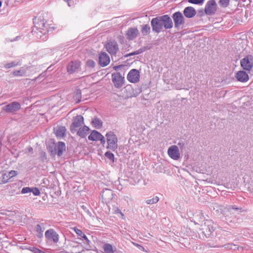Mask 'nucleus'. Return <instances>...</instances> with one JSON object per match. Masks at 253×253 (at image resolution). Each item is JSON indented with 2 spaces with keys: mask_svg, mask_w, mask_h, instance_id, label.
<instances>
[{
  "mask_svg": "<svg viewBox=\"0 0 253 253\" xmlns=\"http://www.w3.org/2000/svg\"><path fill=\"white\" fill-rule=\"evenodd\" d=\"M26 73V70L23 67L21 68L18 70L14 71L12 74L15 76H23Z\"/></svg>",
  "mask_w": 253,
  "mask_h": 253,
  "instance_id": "473e14b6",
  "label": "nucleus"
},
{
  "mask_svg": "<svg viewBox=\"0 0 253 253\" xmlns=\"http://www.w3.org/2000/svg\"><path fill=\"white\" fill-rule=\"evenodd\" d=\"M28 151L30 152H32L33 151V148L31 147H30L29 148H28Z\"/></svg>",
  "mask_w": 253,
  "mask_h": 253,
  "instance_id": "603ef678",
  "label": "nucleus"
},
{
  "mask_svg": "<svg viewBox=\"0 0 253 253\" xmlns=\"http://www.w3.org/2000/svg\"><path fill=\"white\" fill-rule=\"evenodd\" d=\"M81 237L84 238L87 242H89V240L88 239L87 237L84 234Z\"/></svg>",
  "mask_w": 253,
  "mask_h": 253,
  "instance_id": "09e8293b",
  "label": "nucleus"
},
{
  "mask_svg": "<svg viewBox=\"0 0 253 253\" xmlns=\"http://www.w3.org/2000/svg\"><path fill=\"white\" fill-rule=\"evenodd\" d=\"M86 65L89 68H94L95 66V63L92 60H88L86 62Z\"/></svg>",
  "mask_w": 253,
  "mask_h": 253,
  "instance_id": "58836bf2",
  "label": "nucleus"
},
{
  "mask_svg": "<svg viewBox=\"0 0 253 253\" xmlns=\"http://www.w3.org/2000/svg\"><path fill=\"white\" fill-rule=\"evenodd\" d=\"M18 174L17 171L15 170H11L9 172L7 173V175L9 179L10 178H12V177Z\"/></svg>",
  "mask_w": 253,
  "mask_h": 253,
  "instance_id": "ea45409f",
  "label": "nucleus"
},
{
  "mask_svg": "<svg viewBox=\"0 0 253 253\" xmlns=\"http://www.w3.org/2000/svg\"><path fill=\"white\" fill-rule=\"evenodd\" d=\"M219 246H213V247H219Z\"/></svg>",
  "mask_w": 253,
  "mask_h": 253,
  "instance_id": "4d7b16f0",
  "label": "nucleus"
},
{
  "mask_svg": "<svg viewBox=\"0 0 253 253\" xmlns=\"http://www.w3.org/2000/svg\"><path fill=\"white\" fill-rule=\"evenodd\" d=\"M72 229L74 230V231L79 236L81 237L84 234L80 229H78L76 227L73 228Z\"/></svg>",
  "mask_w": 253,
  "mask_h": 253,
  "instance_id": "37998d69",
  "label": "nucleus"
},
{
  "mask_svg": "<svg viewBox=\"0 0 253 253\" xmlns=\"http://www.w3.org/2000/svg\"><path fill=\"white\" fill-rule=\"evenodd\" d=\"M138 34V30L136 28H129L126 33V38L128 40H132L135 39Z\"/></svg>",
  "mask_w": 253,
  "mask_h": 253,
  "instance_id": "b1692460",
  "label": "nucleus"
},
{
  "mask_svg": "<svg viewBox=\"0 0 253 253\" xmlns=\"http://www.w3.org/2000/svg\"><path fill=\"white\" fill-rule=\"evenodd\" d=\"M177 146H178V147H179L180 148L181 151H182L183 149H184L185 148V144L182 141H179L178 143Z\"/></svg>",
  "mask_w": 253,
  "mask_h": 253,
  "instance_id": "c03bdc74",
  "label": "nucleus"
},
{
  "mask_svg": "<svg viewBox=\"0 0 253 253\" xmlns=\"http://www.w3.org/2000/svg\"><path fill=\"white\" fill-rule=\"evenodd\" d=\"M183 12L184 15L188 18H192L194 17L197 13L195 9L192 6H187L185 7Z\"/></svg>",
  "mask_w": 253,
  "mask_h": 253,
  "instance_id": "aec40b11",
  "label": "nucleus"
},
{
  "mask_svg": "<svg viewBox=\"0 0 253 253\" xmlns=\"http://www.w3.org/2000/svg\"><path fill=\"white\" fill-rule=\"evenodd\" d=\"M8 180L7 172L5 171H0V184L7 182Z\"/></svg>",
  "mask_w": 253,
  "mask_h": 253,
  "instance_id": "cd10ccee",
  "label": "nucleus"
},
{
  "mask_svg": "<svg viewBox=\"0 0 253 253\" xmlns=\"http://www.w3.org/2000/svg\"><path fill=\"white\" fill-rule=\"evenodd\" d=\"M169 156L174 160H178L180 158V154L178 147L176 145H171L168 150Z\"/></svg>",
  "mask_w": 253,
  "mask_h": 253,
  "instance_id": "9d476101",
  "label": "nucleus"
},
{
  "mask_svg": "<svg viewBox=\"0 0 253 253\" xmlns=\"http://www.w3.org/2000/svg\"><path fill=\"white\" fill-rule=\"evenodd\" d=\"M65 1L67 2V3H68V5L70 6L71 5H70V1H71V0H64Z\"/></svg>",
  "mask_w": 253,
  "mask_h": 253,
  "instance_id": "3c124183",
  "label": "nucleus"
},
{
  "mask_svg": "<svg viewBox=\"0 0 253 253\" xmlns=\"http://www.w3.org/2000/svg\"><path fill=\"white\" fill-rule=\"evenodd\" d=\"M202 233L207 238L214 231V228L210 221L205 223L204 226L202 228Z\"/></svg>",
  "mask_w": 253,
  "mask_h": 253,
  "instance_id": "a211bd4d",
  "label": "nucleus"
},
{
  "mask_svg": "<svg viewBox=\"0 0 253 253\" xmlns=\"http://www.w3.org/2000/svg\"><path fill=\"white\" fill-rule=\"evenodd\" d=\"M140 73L136 69L131 70L127 75V79L130 83H136L139 80Z\"/></svg>",
  "mask_w": 253,
  "mask_h": 253,
  "instance_id": "ddd939ff",
  "label": "nucleus"
},
{
  "mask_svg": "<svg viewBox=\"0 0 253 253\" xmlns=\"http://www.w3.org/2000/svg\"><path fill=\"white\" fill-rule=\"evenodd\" d=\"M105 136L108 144L107 148L115 151L118 148V139L116 135L113 132L110 131L106 134Z\"/></svg>",
  "mask_w": 253,
  "mask_h": 253,
  "instance_id": "f257e3e1",
  "label": "nucleus"
},
{
  "mask_svg": "<svg viewBox=\"0 0 253 253\" xmlns=\"http://www.w3.org/2000/svg\"><path fill=\"white\" fill-rule=\"evenodd\" d=\"M159 200L158 196H155L151 199H148L146 201V203L148 205H151L157 203Z\"/></svg>",
  "mask_w": 253,
  "mask_h": 253,
  "instance_id": "f704fd0d",
  "label": "nucleus"
},
{
  "mask_svg": "<svg viewBox=\"0 0 253 253\" xmlns=\"http://www.w3.org/2000/svg\"><path fill=\"white\" fill-rule=\"evenodd\" d=\"M110 62L109 56L105 52H101L98 56V63L102 67H105Z\"/></svg>",
  "mask_w": 253,
  "mask_h": 253,
  "instance_id": "4468645a",
  "label": "nucleus"
},
{
  "mask_svg": "<svg viewBox=\"0 0 253 253\" xmlns=\"http://www.w3.org/2000/svg\"><path fill=\"white\" fill-rule=\"evenodd\" d=\"M152 30L156 33H159L163 31L164 26L160 16L153 18L151 22Z\"/></svg>",
  "mask_w": 253,
  "mask_h": 253,
  "instance_id": "423d86ee",
  "label": "nucleus"
},
{
  "mask_svg": "<svg viewBox=\"0 0 253 253\" xmlns=\"http://www.w3.org/2000/svg\"><path fill=\"white\" fill-rule=\"evenodd\" d=\"M103 249L105 253H114L113 248L110 244H105L103 246Z\"/></svg>",
  "mask_w": 253,
  "mask_h": 253,
  "instance_id": "7c9ffc66",
  "label": "nucleus"
},
{
  "mask_svg": "<svg viewBox=\"0 0 253 253\" xmlns=\"http://www.w3.org/2000/svg\"><path fill=\"white\" fill-rule=\"evenodd\" d=\"M172 18L173 20L174 27L176 28H178L185 23L184 16L180 11L174 12L172 15Z\"/></svg>",
  "mask_w": 253,
  "mask_h": 253,
  "instance_id": "0eeeda50",
  "label": "nucleus"
},
{
  "mask_svg": "<svg viewBox=\"0 0 253 253\" xmlns=\"http://www.w3.org/2000/svg\"><path fill=\"white\" fill-rule=\"evenodd\" d=\"M217 10V5L215 0H209L205 7V12L207 15L214 14Z\"/></svg>",
  "mask_w": 253,
  "mask_h": 253,
  "instance_id": "6e6552de",
  "label": "nucleus"
},
{
  "mask_svg": "<svg viewBox=\"0 0 253 253\" xmlns=\"http://www.w3.org/2000/svg\"><path fill=\"white\" fill-rule=\"evenodd\" d=\"M1 6V1H0V7Z\"/></svg>",
  "mask_w": 253,
  "mask_h": 253,
  "instance_id": "6e6d98bb",
  "label": "nucleus"
},
{
  "mask_svg": "<svg viewBox=\"0 0 253 253\" xmlns=\"http://www.w3.org/2000/svg\"><path fill=\"white\" fill-rule=\"evenodd\" d=\"M122 67H123V65L116 66H114L113 67V68L115 70L117 71Z\"/></svg>",
  "mask_w": 253,
  "mask_h": 253,
  "instance_id": "8fccbe9b",
  "label": "nucleus"
},
{
  "mask_svg": "<svg viewBox=\"0 0 253 253\" xmlns=\"http://www.w3.org/2000/svg\"><path fill=\"white\" fill-rule=\"evenodd\" d=\"M30 192H31V188L28 187L23 188L21 190V193L22 194H26Z\"/></svg>",
  "mask_w": 253,
  "mask_h": 253,
  "instance_id": "a18cd8bd",
  "label": "nucleus"
},
{
  "mask_svg": "<svg viewBox=\"0 0 253 253\" xmlns=\"http://www.w3.org/2000/svg\"><path fill=\"white\" fill-rule=\"evenodd\" d=\"M240 64L243 69L250 71L253 67V56L248 55L241 60Z\"/></svg>",
  "mask_w": 253,
  "mask_h": 253,
  "instance_id": "20e7f679",
  "label": "nucleus"
},
{
  "mask_svg": "<svg viewBox=\"0 0 253 253\" xmlns=\"http://www.w3.org/2000/svg\"><path fill=\"white\" fill-rule=\"evenodd\" d=\"M141 31L143 35H147L150 32V27L147 24L143 25Z\"/></svg>",
  "mask_w": 253,
  "mask_h": 253,
  "instance_id": "72a5a7b5",
  "label": "nucleus"
},
{
  "mask_svg": "<svg viewBox=\"0 0 253 253\" xmlns=\"http://www.w3.org/2000/svg\"><path fill=\"white\" fill-rule=\"evenodd\" d=\"M105 156L112 162H114V155L112 152L107 151L105 153Z\"/></svg>",
  "mask_w": 253,
  "mask_h": 253,
  "instance_id": "c9c22d12",
  "label": "nucleus"
},
{
  "mask_svg": "<svg viewBox=\"0 0 253 253\" xmlns=\"http://www.w3.org/2000/svg\"><path fill=\"white\" fill-rule=\"evenodd\" d=\"M81 63L79 61H72L67 66V71L70 74L78 72L80 70Z\"/></svg>",
  "mask_w": 253,
  "mask_h": 253,
  "instance_id": "dca6fc26",
  "label": "nucleus"
},
{
  "mask_svg": "<svg viewBox=\"0 0 253 253\" xmlns=\"http://www.w3.org/2000/svg\"><path fill=\"white\" fill-rule=\"evenodd\" d=\"M65 150L66 146L63 142L59 141L55 145L54 151L58 156H61Z\"/></svg>",
  "mask_w": 253,
  "mask_h": 253,
  "instance_id": "6ab92c4d",
  "label": "nucleus"
},
{
  "mask_svg": "<svg viewBox=\"0 0 253 253\" xmlns=\"http://www.w3.org/2000/svg\"><path fill=\"white\" fill-rule=\"evenodd\" d=\"M73 98L77 103H78L81 101L82 98V95L81 90L80 89H77L75 90L73 96Z\"/></svg>",
  "mask_w": 253,
  "mask_h": 253,
  "instance_id": "c85d7f7f",
  "label": "nucleus"
},
{
  "mask_svg": "<svg viewBox=\"0 0 253 253\" xmlns=\"http://www.w3.org/2000/svg\"><path fill=\"white\" fill-rule=\"evenodd\" d=\"M32 251L34 253H41V250H39V249L36 248H33V249L32 250Z\"/></svg>",
  "mask_w": 253,
  "mask_h": 253,
  "instance_id": "de8ad7c7",
  "label": "nucleus"
},
{
  "mask_svg": "<svg viewBox=\"0 0 253 253\" xmlns=\"http://www.w3.org/2000/svg\"><path fill=\"white\" fill-rule=\"evenodd\" d=\"M111 77L112 81L116 88H120L124 85L125 81V78L120 73H113Z\"/></svg>",
  "mask_w": 253,
  "mask_h": 253,
  "instance_id": "f03ea898",
  "label": "nucleus"
},
{
  "mask_svg": "<svg viewBox=\"0 0 253 253\" xmlns=\"http://www.w3.org/2000/svg\"><path fill=\"white\" fill-rule=\"evenodd\" d=\"M133 244L140 250H141L142 251H144V252L146 251L144 248L143 246H142L141 245H139L138 244L135 243H133Z\"/></svg>",
  "mask_w": 253,
  "mask_h": 253,
  "instance_id": "49530a36",
  "label": "nucleus"
},
{
  "mask_svg": "<svg viewBox=\"0 0 253 253\" xmlns=\"http://www.w3.org/2000/svg\"><path fill=\"white\" fill-rule=\"evenodd\" d=\"M205 0H188V2L196 4H202Z\"/></svg>",
  "mask_w": 253,
  "mask_h": 253,
  "instance_id": "a19ab883",
  "label": "nucleus"
},
{
  "mask_svg": "<svg viewBox=\"0 0 253 253\" xmlns=\"http://www.w3.org/2000/svg\"><path fill=\"white\" fill-rule=\"evenodd\" d=\"M221 207L220 206V207H219V209H220V210H222V209H221Z\"/></svg>",
  "mask_w": 253,
  "mask_h": 253,
  "instance_id": "13d9d810",
  "label": "nucleus"
},
{
  "mask_svg": "<svg viewBox=\"0 0 253 253\" xmlns=\"http://www.w3.org/2000/svg\"><path fill=\"white\" fill-rule=\"evenodd\" d=\"M160 17H161L163 26L166 29L172 28L173 23L172 20L168 15H164Z\"/></svg>",
  "mask_w": 253,
  "mask_h": 253,
  "instance_id": "f3484780",
  "label": "nucleus"
},
{
  "mask_svg": "<svg viewBox=\"0 0 253 253\" xmlns=\"http://www.w3.org/2000/svg\"><path fill=\"white\" fill-rule=\"evenodd\" d=\"M35 231L37 232V236L39 238L43 237V232L45 230V225L43 223H38L35 226Z\"/></svg>",
  "mask_w": 253,
  "mask_h": 253,
  "instance_id": "393cba45",
  "label": "nucleus"
},
{
  "mask_svg": "<svg viewBox=\"0 0 253 253\" xmlns=\"http://www.w3.org/2000/svg\"><path fill=\"white\" fill-rule=\"evenodd\" d=\"M215 207H216L217 208V205H214L213 206V210H214L215 209Z\"/></svg>",
  "mask_w": 253,
  "mask_h": 253,
  "instance_id": "864d4df0",
  "label": "nucleus"
},
{
  "mask_svg": "<svg viewBox=\"0 0 253 253\" xmlns=\"http://www.w3.org/2000/svg\"><path fill=\"white\" fill-rule=\"evenodd\" d=\"M21 109V104L17 102L14 101L4 106L2 109L6 113L15 114Z\"/></svg>",
  "mask_w": 253,
  "mask_h": 253,
  "instance_id": "7ed1b4c3",
  "label": "nucleus"
},
{
  "mask_svg": "<svg viewBox=\"0 0 253 253\" xmlns=\"http://www.w3.org/2000/svg\"><path fill=\"white\" fill-rule=\"evenodd\" d=\"M107 51L112 55H115L119 50L118 44L115 41H110L105 45Z\"/></svg>",
  "mask_w": 253,
  "mask_h": 253,
  "instance_id": "2eb2a0df",
  "label": "nucleus"
},
{
  "mask_svg": "<svg viewBox=\"0 0 253 253\" xmlns=\"http://www.w3.org/2000/svg\"><path fill=\"white\" fill-rule=\"evenodd\" d=\"M35 27L43 34H45L48 31V25L44 22L43 20H39L35 25Z\"/></svg>",
  "mask_w": 253,
  "mask_h": 253,
  "instance_id": "412c9836",
  "label": "nucleus"
},
{
  "mask_svg": "<svg viewBox=\"0 0 253 253\" xmlns=\"http://www.w3.org/2000/svg\"><path fill=\"white\" fill-rule=\"evenodd\" d=\"M235 77L237 81L241 82H246L249 79L248 74L244 71H239L236 73Z\"/></svg>",
  "mask_w": 253,
  "mask_h": 253,
  "instance_id": "4be33fe9",
  "label": "nucleus"
},
{
  "mask_svg": "<svg viewBox=\"0 0 253 253\" xmlns=\"http://www.w3.org/2000/svg\"><path fill=\"white\" fill-rule=\"evenodd\" d=\"M229 0H219V4L220 6L226 7L229 5Z\"/></svg>",
  "mask_w": 253,
  "mask_h": 253,
  "instance_id": "4c0bfd02",
  "label": "nucleus"
},
{
  "mask_svg": "<svg viewBox=\"0 0 253 253\" xmlns=\"http://www.w3.org/2000/svg\"><path fill=\"white\" fill-rule=\"evenodd\" d=\"M54 129L57 137H63L65 136L66 129L65 126H58Z\"/></svg>",
  "mask_w": 253,
  "mask_h": 253,
  "instance_id": "bb28decb",
  "label": "nucleus"
},
{
  "mask_svg": "<svg viewBox=\"0 0 253 253\" xmlns=\"http://www.w3.org/2000/svg\"><path fill=\"white\" fill-rule=\"evenodd\" d=\"M89 130V127L86 126H84L79 128L78 131H77V134L82 138H84L88 133Z\"/></svg>",
  "mask_w": 253,
  "mask_h": 253,
  "instance_id": "a878e982",
  "label": "nucleus"
},
{
  "mask_svg": "<svg viewBox=\"0 0 253 253\" xmlns=\"http://www.w3.org/2000/svg\"><path fill=\"white\" fill-rule=\"evenodd\" d=\"M21 63L20 61H12L10 63L5 64L4 65L3 67L5 69H9V68H11L12 67H16L18 65H21Z\"/></svg>",
  "mask_w": 253,
  "mask_h": 253,
  "instance_id": "2f4dec72",
  "label": "nucleus"
},
{
  "mask_svg": "<svg viewBox=\"0 0 253 253\" xmlns=\"http://www.w3.org/2000/svg\"><path fill=\"white\" fill-rule=\"evenodd\" d=\"M144 51V49L143 48H140L134 52L130 53L126 55L125 56V57H128V56H132V55H137V54L142 53Z\"/></svg>",
  "mask_w": 253,
  "mask_h": 253,
  "instance_id": "e433bc0d",
  "label": "nucleus"
},
{
  "mask_svg": "<svg viewBox=\"0 0 253 253\" xmlns=\"http://www.w3.org/2000/svg\"><path fill=\"white\" fill-rule=\"evenodd\" d=\"M102 198L105 202H109L113 198V191L110 189H105L102 192Z\"/></svg>",
  "mask_w": 253,
  "mask_h": 253,
  "instance_id": "5701e85b",
  "label": "nucleus"
},
{
  "mask_svg": "<svg viewBox=\"0 0 253 253\" xmlns=\"http://www.w3.org/2000/svg\"><path fill=\"white\" fill-rule=\"evenodd\" d=\"M88 139L91 141L100 140L101 144L104 145L106 140L105 137L98 131L94 130L92 131L90 135L88 136Z\"/></svg>",
  "mask_w": 253,
  "mask_h": 253,
  "instance_id": "f8f14e48",
  "label": "nucleus"
},
{
  "mask_svg": "<svg viewBox=\"0 0 253 253\" xmlns=\"http://www.w3.org/2000/svg\"><path fill=\"white\" fill-rule=\"evenodd\" d=\"M42 155H43L44 156L45 155V153L44 152L42 153Z\"/></svg>",
  "mask_w": 253,
  "mask_h": 253,
  "instance_id": "5fc2aeb1",
  "label": "nucleus"
},
{
  "mask_svg": "<svg viewBox=\"0 0 253 253\" xmlns=\"http://www.w3.org/2000/svg\"><path fill=\"white\" fill-rule=\"evenodd\" d=\"M91 123L94 127L97 129L100 128L102 126V121L97 118L92 119Z\"/></svg>",
  "mask_w": 253,
  "mask_h": 253,
  "instance_id": "c756f323",
  "label": "nucleus"
},
{
  "mask_svg": "<svg viewBox=\"0 0 253 253\" xmlns=\"http://www.w3.org/2000/svg\"><path fill=\"white\" fill-rule=\"evenodd\" d=\"M31 192L35 196H38L40 194V191L37 188H31Z\"/></svg>",
  "mask_w": 253,
  "mask_h": 253,
  "instance_id": "79ce46f5",
  "label": "nucleus"
},
{
  "mask_svg": "<svg viewBox=\"0 0 253 253\" xmlns=\"http://www.w3.org/2000/svg\"><path fill=\"white\" fill-rule=\"evenodd\" d=\"M45 237L48 241L52 242L55 244L57 243L59 240L58 234L52 228L48 229L45 231Z\"/></svg>",
  "mask_w": 253,
  "mask_h": 253,
  "instance_id": "39448f33",
  "label": "nucleus"
},
{
  "mask_svg": "<svg viewBox=\"0 0 253 253\" xmlns=\"http://www.w3.org/2000/svg\"><path fill=\"white\" fill-rule=\"evenodd\" d=\"M84 124V118L81 115H77L73 119V123L70 126V131L74 133L77 131V128L81 127Z\"/></svg>",
  "mask_w": 253,
  "mask_h": 253,
  "instance_id": "1a4fd4ad",
  "label": "nucleus"
},
{
  "mask_svg": "<svg viewBox=\"0 0 253 253\" xmlns=\"http://www.w3.org/2000/svg\"><path fill=\"white\" fill-rule=\"evenodd\" d=\"M242 209L240 208L236 207V206H230L228 209V214H226L225 215L226 220L227 222L232 223H233L232 219H231V217L230 215H236L237 214H239L240 212H242Z\"/></svg>",
  "mask_w": 253,
  "mask_h": 253,
  "instance_id": "9b49d317",
  "label": "nucleus"
},
{
  "mask_svg": "<svg viewBox=\"0 0 253 253\" xmlns=\"http://www.w3.org/2000/svg\"><path fill=\"white\" fill-rule=\"evenodd\" d=\"M216 211H218V209H217V210H216Z\"/></svg>",
  "mask_w": 253,
  "mask_h": 253,
  "instance_id": "bf43d9fd",
  "label": "nucleus"
}]
</instances>
